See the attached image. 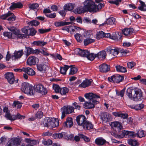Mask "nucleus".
<instances>
[{
	"instance_id": "6e6552de",
	"label": "nucleus",
	"mask_w": 146,
	"mask_h": 146,
	"mask_svg": "<svg viewBox=\"0 0 146 146\" xmlns=\"http://www.w3.org/2000/svg\"><path fill=\"white\" fill-rule=\"evenodd\" d=\"M134 94L133 96V98L132 100L135 101H141L143 99L142 93L139 89H135L134 90Z\"/></svg>"
},
{
	"instance_id": "473e14b6",
	"label": "nucleus",
	"mask_w": 146,
	"mask_h": 146,
	"mask_svg": "<svg viewBox=\"0 0 146 146\" xmlns=\"http://www.w3.org/2000/svg\"><path fill=\"white\" fill-rule=\"evenodd\" d=\"M25 72L31 76H33L35 74V72L32 69L29 67L25 68Z\"/></svg>"
},
{
	"instance_id": "412c9836",
	"label": "nucleus",
	"mask_w": 146,
	"mask_h": 146,
	"mask_svg": "<svg viewBox=\"0 0 146 146\" xmlns=\"http://www.w3.org/2000/svg\"><path fill=\"white\" fill-rule=\"evenodd\" d=\"M97 58L100 60L105 59L107 56L106 52L105 50H102L96 54Z\"/></svg>"
},
{
	"instance_id": "774afa93",
	"label": "nucleus",
	"mask_w": 146,
	"mask_h": 146,
	"mask_svg": "<svg viewBox=\"0 0 146 146\" xmlns=\"http://www.w3.org/2000/svg\"><path fill=\"white\" fill-rule=\"evenodd\" d=\"M36 117L37 118H40L43 116V113L41 111H39L35 114Z\"/></svg>"
},
{
	"instance_id": "f257e3e1",
	"label": "nucleus",
	"mask_w": 146,
	"mask_h": 146,
	"mask_svg": "<svg viewBox=\"0 0 146 146\" xmlns=\"http://www.w3.org/2000/svg\"><path fill=\"white\" fill-rule=\"evenodd\" d=\"M85 97L88 100L84 104V105L87 109L93 108H94L95 105L99 103L98 101L96 100V99L100 98V97L95 94L92 93H86L85 94Z\"/></svg>"
},
{
	"instance_id": "8fccbe9b",
	"label": "nucleus",
	"mask_w": 146,
	"mask_h": 146,
	"mask_svg": "<svg viewBox=\"0 0 146 146\" xmlns=\"http://www.w3.org/2000/svg\"><path fill=\"white\" fill-rule=\"evenodd\" d=\"M104 32L103 31H100L96 34V38L98 40H100L101 38L104 37Z\"/></svg>"
},
{
	"instance_id": "603ef678",
	"label": "nucleus",
	"mask_w": 146,
	"mask_h": 146,
	"mask_svg": "<svg viewBox=\"0 0 146 146\" xmlns=\"http://www.w3.org/2000/svg\"><path fill=\"white\" fill-rule=\"evenodd\" d=\"M28 24L31 26H36L40 24V23L36 20H33L28 22Z\"/></svg>"
},
{
	"instance_id": "c85d7f7f",
	"label": "nucleus",
	"mask_w": 146,
	"mask_h": 146,
	"mask_svg": "<svg viewBox=\"0 0 146 146\" xmlns=\"http://www.w3.org/2000/svg\"><path fill=\"white\" fill-rule=\"evenodd\" d=\"M71 23L70 22L61 21L59 22H56L54 23V25L56 27H60L69 25Z\"/></svg>"
},
{
	"instance_id": "a211bd4d",
	"label": "nucleus",
	"mask_w": 146,
	"mask_h": 146,
	"mask_svg": "<svg viewBox=\"0 0 146 146\" xmlns=\"http://www.w3.org/2000/svg\"><path fill=\"white\" fill-rule=\"evenodd\" d=\"M11 5L9 7L10 10H14L17 8L21 9L23 6V5L20 2L17 3L13 2L11 3Z\"/></svg>"
},
{
	"instance_id": "1a4fd4ad",
	"label": "nucleus",
	"mask_w": 146,
	"mask_h": 146,
	"mask_svg": "<svg viewBox=\"0 0 146 146\" xmlns=\"http://www.w3.org/2000/svg\"><path fill=\"white\" fill-rule=\"evenodd\" d=\"M24 53L23 50H15L14 54L11 55V60L12 61L15 62L17 61L20 58Z\"/></svg>"
},
{
	"instance_id": "423d86ee",
	"label": "nucleus",
	"mask_w": 146,
	"mask_h": 146,
	"mask_svg": "<svg viewBox=\"0 0 146 146\" xmlns=\"http://www.w3.org/2000/svg\"><path fill=\"white\" fill-rule=\"evenodd\" d=\"M23 33L26 34L27 36H33L35 35L37 31L33 28L29 27H25L22 29Z\"/></svg>"
},
{
	"instance_id": "c756f323",
	"label": "nucleus",
	"mask_w": 146,
	"mask_h": 146,
	"mask_svg": "<svg viewBox=\"0 0 146 146\" xmlns=\"http://www.w3.org/2000/svg\"><path fill=\"white\" fill-rule=\"evenodd\" d=\"M115 68L117 72L125 73L127 72L126 68L120 65L116 66Z\"/></svg>"
},
{
	"instance_id": "09e8293b",
	"label": "nucleus",
	"mask_w": 146,
	"mask_h": 146,
	"mask_svg": "<svg viewBox=\"0 0 146 146\" xmlns=\"http://www.w3.org/2000/svg\"><path fill=\"white\" fill-rule=\"evenodd\" d=\"M128 143L131 146H138V145L137 141L132 139L128 140Z\"/></svg>"
},
{
	"instance_id": "6ab92c4d",
	"label": "nucleus",
	"mask_w": 146,
	"mask_h": 146,
	"mask_svg": "<svg viewBox=\"0 0 146 146\" xmlns=\"http://www.w3.org/2000/svg\"><path fill=\"white\" fill-rule=\"evenodd\" d=\"M48 125V128L52 129L58 127L59 125V122L57 119H53L51 118V121Z\"/></svg>"
},
{
	"instance_id": "39448f33",
	"label": "nucleus",
	"mask_w": 146,
	"mask_h": 146,
	"mask_svg": "<svg viewBox=\"0 0 146 146\" xmlns=\"http://www.w3.org/2000/svg\"><path fill=\"white\" fill-rule=\"evenodd\" d=\"M108 79L111 82L118 83L122 82L123 80L124 77L123 76L118 74H115L109 77Z\"/></svg>"
},
{
	"instance_id": "9d476101",
	"label": "nucleus",
	"mask_w": 146,
	"mask_h": 146,
	"mask_svg": "<svg viewBox=\"0 0 146 146\" xmlns=\"http://www.w3.org/2000/svg\"><path fill=\"white\" fill-rule=\"evenodd\" d=\"M106 51L108 53L113 55L116 56L119 53V48L116 47H110L106 48Z\"/></svg>"
},
{
	"instance_id": "4468645a",
	"label": "nucleus",
	"mask_w": 146,
	"mask_h": 146,
	"mask_svg": "<svg viewBox=\"0 0 146 146\" xmlns=\"http://www.w3.org/2000/svg\"><path fill=\"white\" fill-rule=\"evenodd\" d=\"M77 51L79 55L81 56L86 57L87 59H89V51L86 50H82L80 48H78Z\"/></svg>"
},
{
	"instance_id": "dca6fc26",
	"label": "nucleus",
	"mask_w": 146,
	"mask_h": 146,
	"mask_svg": "<svg viewBox=\"0 0 146 146\" xmlns=\"http://www.w3.org/2000/svg\"><path fill=\"white\" fill-rule=\"evenodd\" d=\"M73 125L72 118L71 117H67L66 121L63 123V125L66 127H71Z\"/></svg>"
},
{
	"instance_id": "bf43d9fd",
	"label": "nucleus",
	"mask_w": 146,
	"mask_h": 146,
	"mask_svg": "<svg viewBox=\"0 0 146 146\" xmlns=\"http://www.w3.org/2000/svg\"><path fill=\"white\" fill-rule=\"evenodd\" d=\"M12 14V13L9 11L7 13L1 16L0 18L2 19H5L7 18L10 16V15Z\"/></svg>"
},
{
	"instance_id": "5fc2aeb1",
	"label": "nucleus",
	"mask_w": 146,
	"mask_h": 146,
	"mask_svg": "<svg viewBox=\"0 0 146 146\" xmlns=\"http://www.w3.org/2000/svg\"><path fill=\"white\" fill-rule=\"evenodd\" d=\"M51 30L50 28L46 29H38V31L40 33L42 34L46 33L50 31Z\"/></svg>"
},
{
	"instance_id": "c03bdc74",
	"label": "nucleus",
	"mask_w": 146,
	"mask_h": 146,
	"mask_svg": "<svg viewBox=\"0 0 146 146\" xmlns=\"http://www.w3.org/2000/svg\"><path fill=\"white\" fill-rule=\"evenodd\" d=\"M115 19L114 17H110L109 18L107 19L106 21V23L107 25H115Z\"/></svg>"
},
{
	"instance_id": "7c9ffc66",
	"label": "nucleus",
	"mask_w": 146,
	"mask_h": 146,
	"mask_svg": "<svg viewBox=\"0 0 146 146\" xmlns=\"http://www.w3.org/2000/svg\"><path fill=\"white\" fill-rule=\"evenodd\" d=\"M38 70L42 72H44L46 70V64H36Z\"/></svg>"
},
{
	"instance_id": "e433bc0d",
	"label": "nucleus",
	"mask_w": 146,
	"mask_h": 146,
	"mask_svg": "<svg viewBox=\"0 0 146 146\" xmlns=\"http://www.w3.org/2000/svg\"><path fill=\"white\" fill-rule=\"evenodd\" d=\"M132 87L129 88L127 90L126 94V95L131 100H132L133 98V96L132 94V93L133 91H134V90L132 89Z\"/></svg>"
},
{
	"instance_id": "c9c22d12",
	"label": "nucleus",
	"mask_w": 146,
	"mask_h": 146,
	"mask_svg": "<svg viewBox=\"0 0 146 146\" xmlns=\"http://www.w3.org/2000/svg\"><path fill=\"white\" fill-rule=\"evenodd\" d=\"M129 133V131L123 130L122 131L120 135H117L115 134L114 136L116 137H117L119 138H122L125 135L128 136Z\"/></svg>"
},
{
	"instance_id": "f8f14e48",
	"label": "nucleus",
	"mask_w": 146,
	"mask_h": 146,
	"mask_svg": "<svg viewBox=\"0 0 146 146\" xmlns=\"http://www.w3.org/2000/svg\"><path fill=\"white\" fill-rule=\"evenodd\" d=\"M86 120L85 116L82 115H79L76 118L78 125L82 127Z\"/></svg>"
},
{
	"instance_id": "a19ab883",
	"label": "nucleus",
	"mask_w": 146,
	"mask_h": 146,
	"mask_svg": "<svg viewBox=\"0 0 146 146\" xmlns=\"http://www.w3.org/2000/svg\"><path fill=\"white\" fill-rule=\"evenodd\" d=\"M101 118L103 121L105 122H107L109 120V116L106 112L102 113L101 115Z\"/></svg>"
},
{
	"instance_id": "0eeeda50",
	"label": "nucleus",
	"mask_w": 146,
	"mask_h": 146,
	"mask_svg": "<svg viewBox=\"0 0 146 146\" xmlns=\"http://www.w3.org/2000/svg\"><path fill=\"white\" fill-rule=\"evenodd\" d=\"M33 88L36 92L40 93L42 95H45L47 93V90L41 84L35 85Z\"/></svg>"
},
{
	"instance_id": "a18cd8bd",
	"label": "nucleus",
	"mask_w": 146,
	"mask_h": 146,
	"mask_svg": "<svg viewBox=\"0 0 146 146\" xmlns=\"http://www.w3.org/2000/svg\"><path fill=\"white\" fill-rule=\"evenodd\" d=\"M29 7L30 10H33L35 11L38 9L39 5L38 3H33L29 5Z\"/></svg>"
},
{
	"instance_id": "f03ea898",
	"label": "nucleus",
	"mask_w": 146,
	"mask_h": 146,
	"mask_svg": "<svg viewBox=\"0 0 146 146\" xmlns=\"http://www.w3.org/2000/svg\"><path fill=\"white\" fill-rule=\"evenodd\" d=\"M21 90L25 94L30 96L34 95L35 92L32 86L29 83L24 82L22 83Z\"/></svg>"
},
{
	"instance_id": "393cba45",
	"label": "nucleus",
	"mask_w": 146,
	"mask_h": 146,
	"mask_svg": "<svg viewBox=\"0 0 146 146\" xmlns=\"http://www.w3.org/2000/svg\"><path fill=\"white\" fill-rule=\"evenodd\" d=\"M112 114L115 117H120L123 119H126L128 116L127 113H122L119 112H113Z\"/></svg>"
},
{
	"instance_id": "ea45409f",
	"label": "nucleus",
	"mask_w": 146,
	"mask_h": 146,
	"mask_svg": "<svg viewBox=\"0 0 146 146\" xmlns=\"http://www.w3.org/2000/svg\"><path fill=\"white\" fill-rule=\"evenodd\" d=\"M94 39H91L89 37H87L86 39L84 40V45L85 46H86L89 44L94 42Z\"/></svg>"
},
{
	"instance_id": "2eb2a0df",
	"label": "nucleus",
	"mask_w": 146,
	"mask_h": 146,
	"mask_svg": "<svg viewBox=\"0 0 146 146\" xmlns=\"http://www.w3.org/2000/svg\"><path fill=\"white\" fill-rule=\"evenodd\" d=\"M99 68L101 72L106 73L110 70V66L109 64H100Z\"/></svg>"
},
{
	"instance_id": "f3484780",
	"label": "nucleus",
	"mask_w": 146,
	"mask_h": 146,
	"mask_svg": "<svg viewBox=\"0 0 146 146\" xmlns=\"http://www.w3.org/2000/svg\"><path fill=\"white\" fill-rule=\"evenodd\" d=\"M122 37V36L121 33H113L112 34L111 39L114 40L120 41L121 40Z\"/></svg>"
},
{
	"instance_id": "4c0bfd02",
	"label": "nucleus",
	"mask_w": 146,
	"mask_h": 146,
	"mask_svg": "<svg viewBox=\"0 0 146 146\" xmlns=\"http://www.w3.org/2000/svg\"><path fill=\"white\" fill-rule=\"evenodd\" d=\"M73 12L75 13L81 14L82 13L86 12V11H85L84 7L83 8L81 7L75 9L74 10Z\"/></svg>"
},
{
	"instance_id": "9b49d317",
	"label": "nucleus",
	"mask_w": 146,
	"mask_h": 146,
	"mask_svg": "<svg viewBox=\"0 0 146 146\" xmlns=\"http://www.w3.org/2000/svg\"><path fill=\"white\" fill-rule=\"evenodd\" d=\"M111 125L116 132L119 133L122 128V126L121 123L118 121L111 122Z\"/></svg>"
},
{
	"instance_id": "aec40b11",
	"label": "nucleus",
	"mask_w": 146,
	"mask_h": 146,
	"mask_svg": "<svg viewBox=\"0 0 146 146\" xmlns=\"http://www.w3.org/2000/svg\"><path fill=\"white\" fill-rule=\"evenodd\" d=\"M52 137L55 139H60L63 137L65 138H66L68 136L66 133L62 132L61 133H54L53 134Z\"/></svg>"
},
{
	"instance_id": "79ce46f5",
	"label": "nucleus",
	"mask_w": 146,
	"mask_h": 146,
	"mask_svg": "<svg viewBox=\"0 0 146 146\" xmlns=\"http://www.w3.org/2000/svg\"><path fill=\"white\" fill-rule=\"evenodd\" d=\"M20 32L19 30H18L16 31V33L15 34V35L17 36V39H23L27 37L26 34H22L20 33Z\"/></svg>"
},
{
	"instance_id": "338daca9",
	"label": "nucleus",
	"mask_w": 146,
	"mask_h": 146,
	"mask_svg": "<svg viewBox=\"0 0 146 146\" xmlns=\"http://www.w3.org/2000/svg\"><path fill=\"white\" fill-rule=\"evenodd\" d=\"M125 91V88H124L123 89L121 90L119 92H117V95L118 96H120L121 97H123Z\"/></svg>"
},
{
	"instance_id": "cd10ccee",
	"label": "nucleus",
	"mask_w": 146,
	"mask_h": 146,
	"mask_svg": "<svg viewBox=\"0 0 146 146\" xmlns=\"http://www.w3.org/2000/svg\"><path fill=\"white\" fill-rule=\"evenodd\" d=\"M82 127L85 129L88 130L93 129V125L91 122L86 120Z\"/></svg>"
},
{
	"instance_id": "6e6d98bb",
	"label": "nucleus",
	"mask_w": 146,
	"mask_h": 146,
	"mask_svg": "<svg viewBox=\"0 0 146 146\" xmlns=\"http://www.w3.org/2000/svg\"><path fill=\"white\" fill-rule=\"evenodd\" d=\"M140 138H141L144 137L145 136L144 131L142 130H139L136 133V136Z\"/></svg>"
},
{
	"instance_id": "680f3d73",
	"label": "nucleus",
	"mask_w": 146,
	"mask_h": 146,
	"mask_svg": "<svg viewBox=\"0 0 146 146\" xmlns=\"http://www.w3.org/2000/svg\"><path fill=\"white\" fill-rule=\"evenodd\" d=\"M89 53L90 54L89 55V59H88V60L93 61V60L95 58H97V56L96 55V54H94V53H90V52H89Z\"/></svg>"
},
{
	"instance_id": "0e129e2a",
	"label": "nucleus",
	"mask_w": 146,
	"mask_h": 146,
	"mask_svg": "<svg viewBox=\"0 0 146 146\" xmlns=\"http://www.w3.org/2000/svg\"><path fill=\"white\" fill-rule=\"evenodd\" d=\"M144 106V105L142 104L135 105V109L136 110H140L143 108Z\"/></svg>"
},
{
	"instance_id": "13d9d810",
	"label": "nucleus",
	"mask_w": 146,
	"mask_h": 146,
	"mask_svg": "<svg viewBox=\"0 0 146 146\" xmlns=\"http://www.w3.org/2000/svg\"><path fill=\"white\" fill-rule=\"evenodd\" d=\"M17 106V108H21L22 105L20 102L19 101H15L13 105V107H15Z\"/></svg>"
},
{
	"instance_id": "052dcab7",
	"label": "nucleus",
	"mask_w": 146,
	"mask_h": 146,
	"mask_svg": "<svg viewBox=\"0 0 146 146\" xmlns=\"http://www.w3.org/2000/svg\"><path fill=\"white\" fill-rule=\"evenodd\" d=\"M82 35L80 34L77 33L74 35V37L77 41L78 42H80L82 41L81 40L80 37H82Z\"/></svg>"
},
{
	"instance_id": "a878e982",
	"label": "nucleus",
	"mask_w": 146,
	"mask_h": 146,
	"mask_svg": "<svg viewBox=\"0 0 146 146\" xmlns=\"http://www.w3.org/2000/svg\"><path fill=\"white\" fill-rule=\"evenodd\" d=\"M95 143L97 145L100 146L106 143H108V142L102 137H98L96 139Z\"/></svg>"
},
{
	"instance_id": "ddd939ff",
	"label": "nucleus",
	"mask_w": 146,
	"mask_h": 146,
	"mask_svg": "<svg viewBox=\"0 0 146 146\" xmlns=\"http://www.w3.org/2000/svg\"><path fill=\"white\" fill-rule=\"evenodd\" d=\"M5 78L8 82L10 84H13L15 81V78L12 72H7L5 75Z\"/></svg>"
},
{
	"instance_id": "4be33fe9",
	"label": "nucleus",
	"mask_w": 146,
	"mask_h": 146,
	"mask_svg": "<svg viewBox=\"0 0 146 146\" xmlns=\"http://www.w3.org/2000/svg\"><path fill=\"white\" fill-rule=\"evenodd\" d=\"M92 82V79H86L81 84H80L79 86L84 88H86V87L90 86L91 85Z\"/></svg>"
},
{
	"instance_id": "20e7f679",
	"label": "nucleus",
	"mask_w": 146,
	"mask_h": 146,
	"mask_svg": "<svg viewBox=\"0 0 146 146\" xmlns=\"http://www.w3.org/2000/svg\"><path fill=\"white\" fill-rule=\"evenodd\" d=\"M61 111H62V114L61 118L63 119L65 117L66 114H69L73 112L74 108L70 106H64L61 109Z\"/></svg>"
},
{
	"instance_id": "4d7b16f0",
	"label": "nucleus",
	"mask_w": 146,
	"mask_h": 146,
	"mask_svg": "<svg viewBox=\"0 0 146 146\" xmlns=\"http://www.w3.org/2000/svg\"><path fill=\"white\" fill-rule=\"evenodd\" d=\"M53 88L56 93H58L60 92V90L61 88L58 85L54 84L53 85Z\"/></svg>"
},
{
	"instance_id": "f704fd0d",
	"label": "nucleus",
	"mask_w": 146,
	"mask_h": 146,
	"mask_svg": "<svg viewBox=\"0 0 146 146\" xmlns=\"http://www.w3.org/2000/svg\"><path fill=\"white\" fill-rule=\"evenodd\" d=\"M70 66L64 65V66L63 67H60V73L63 75H65L66 74V72L67 70L69 69Z\"/></svg>"
},
{
	"instance_id": "49530a36",
	"label": "nucleus",
	"mask_w": 146,
	"mask_h": 146,
	"mask_svg": "<svg viewBox=\"0 0 146 146\" xmlns=\"http://www.w3.org/2000/svg\"><path fill=\"white\" fill-rule=\"evenodd\" d=\"M51 121V118L47 117L45 118L43 122V124L44 127H46L48 128V125Z\"/></svg>"
},
{
	"instance_id": "37998d69",
	"label": "nucleus",
	"mask_w": 146,
	"mask_h": 146,
	"mask_svg": "<svg viewBox=\"0 0 146 146\" xmlns=\"http://www.w3.org/2000/svg\"><path fill=\"white\" fill-rule=\"evenodd\" d=\"M70 67L69 74L70 75H74L76 74L78 70L77 68L74 67V66H70Z\"/></svg>"
},
{
	"instance_id": "5701e85b",
	"label": "nucleus",
	"mask_w": 146,
	"mask_h": 146,
	"mask_svg": "<svg viewBox=\"0 0 146 146\" xmlns=\"http://www.w3.org/2000/svg\"><path fill=\"white\" fill-rule=\"evenodd\" d=\"M38 61V59L36 57L32 56H30L28 58L27 61V64H36V62Z\"/></svg>"
},
{
	"instance_id": "e2e57ef3",
	"label": "nucleus",
	"mask_w": 146,
	"mask_h": 146,
	"mask_svg": "<svg viewBox=\"0 0 146 146\" xmlns=\"http://www.w3.org/2000/svg\"><path fill=\"white\" fill-rule=\"evenodd\" d=\"M3 35L5 37H7L9 38H12V34L11 32H5L3 33Z\"/></svg>"
},
{
	"instance_id": "864d4df0",
	"label": "nucleus",
	"mask_w": 146,
	"mask_h": 146,
	"mask_svg": "<svg viewBox=\"0 0 146 146\" xmlns=\"http://www.w3.org/2000/svg\"><path fill=\"white\" fill-rule=\"evenodd\" d=\"M50 55L52 58L56 59H58L60 60H61L62 59L61 56L58 54H50Z\"/></svg>"
},
{
	"instance_id": "2f4dec72",
	"label": "nucleus",
	"mask_w": 146,
	"mask_h": 146,
	"mask_svg": "<svg viewBox=\"0 0 146 146\" xmlns=\"http://www.w3.org/2000/svg\"><path fill=\"white\" fill-rule=\"evenodd\" d=\"M33 48L29 46H25L24 52L27 57L29 56L30 54H32Z\"/></svg>"
},
{
	"instance_id": "3c124183",
	"label": "nucleus",
	"mask_w": 146,
	"mask_h": 146,
	"mask_svg": "<svg viewBox=\"0 0 146 146\" xmlns=\"http://www.w3.org/2000/svg\"><path fill=\"white\" fill-rule=\"evenodd\" d=\"M60 93L61 95H65L68 93L69 91L68 89L66 87H64L61 88Z\"/></svg>"
},
{
	"instance_id": "72a5a7b5",
	"label": "nucleus",
	"mask_w": 146,
	"mask_h": 146,
	"mask_svg": "<svg viewBox=\"0 0 146 146\" xmlns=\"http://www.w3.org/2000/svg\"><path fill=\"white\" fill-rule=\"evenodd\" d=\"M74 6L73 4L69 3L66 4L64 7V10L71 11L73 9Z\"/></svg>"
},
{
	"instance_id": "69168bd1",
	"label": "nucleus",
	"mask_w": 146,
	"mask_h": 146,
	"mask_svg": "<svg viewBox=\"0 0 146 146\" xmlns=\"http://www.w3.org/2000/svg\"><path fill=\"white\" fill-rule=\"evenodd\" d=\"M16 19V16L14 15L13 13H12V14L10 15V16L8 18L7 20L8 21H15Z\"/></svg>"
},
{
	"instance_id": "7ed1b4c3",
	"label": "nucleus",
	"mask_w": 146,
	"mask_h": 146,
	"mask_svg": "<svg viewBox=\"0 0 146 146\" xmlns=\"http://www.w3.org/2000/svg\"><path fill=\"white\" fill-rule=\"evenodd\" d=\"M84 7L86 12L95 13L96 10V4L92 0H86L84 2Z\"/></svg>"
},
{
	"instance_id": "de8ad7c7",
	"label": "nucleus",
	"mask_w": 146,
	"mask_h": 146,
	"mask_svg": "<svg viewBox=\"0 0 146 146\" xmlns=\"http://www.w3.org/2000/svg\"><path fill=\"white\" fill-rule=\"evenodd\" d=\"M105 6L104 3H99L97 5L96 4V10L95 11V13L99 11L102 8H103Z\"/></svg>"
},
{
	"instance_id": "58836bf2",
	"label": "nucleus",
	"mask_w": 146,
	"mask_h": 146,
	"mask_svg": "<svg viewBox=\"0 0 146 146\" xmlns=\"http://www.w3.org/2000/svg\"><path fill=\"white\" fill-rule=\"evenodd\" d=\"M141 5L138 7V9L141 11H146V5L145 3L141 0H139Z\"/></svg>"
},
{
	"instance_id": "bb28decb",
	"label": "nucleus",
	"mask_w": 146,
	"mask_h": 146,
	"mask_svg": "<svg viewBox=\"0 0 146 146\" xmlns=\"http://www.w3.org/2000/svg\"><path fill=\"white\" fill-rule=\"evenodd\" d=\"M7 146H17L20 144V141L18 138L9 141Z\"/></svg>"
},
{
	"instance_id": "b1692460",
	"label": "nucleus",
	"mask_w": 146,
	"mask_h": 146,
	"mask_svg": "<svg viewBox=\"0 0 146 146\" xmlns=\"http://www.w3.org/2000/svg\"><path fill=\"white\" fill-rule=\"evenodd\" d=\"M134 30L133 28H125L122 30L123 34L125 36H128V35H131L133 33Z\"/></svg>"
}]
</instances>
